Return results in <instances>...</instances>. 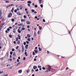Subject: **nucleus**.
Wrapping results in <instances>:
<instances>
[{
  "instance_id": "12",
  "label": "nucleus",
  "mask_w": 76,
  "mask_h": 76,
  "mask_svg": "<svg viewBox=\"0 0 76 76\" xmlns=\"http://www.w3.org/2000/svg\"><path fill=\"white\" fill-rule=\"evenodd\" d=\"M18 39H20V36L19 35V34H18Z\"/></svg>"
},
{
  "instance_id": "22",
  "label": "nucleus",
  "mask_w": 76,
  "mask_h": 76,
  "mask_svg": "<svg viewBox=\"0 0 76 76\" xmlns=\"http://www.w3.org/2000/svg\"><path fill=\"white\" fill-rule=\"evenodd\" d=\"M22 25H23V24L21 23L20 24H18V26H22Z\"/></svg>"
},
{
  "instance_id": "34",
  "label": "nucleus",
  "mask_w": 76,
  "mask_h": 76,
  "mask_svg": "<svg viewBox=\"0 0 76 76\" xmlns=\"http://www.w3.org/2000/svg\"><path fill=\"white\" fill-rule=\"evenodd\" d=\"M18 15H20V12H19L18 13Z\"/></svg>"
},
{
  "instance_id": "38",
  "label": "nucleus",
  "mask_w": 76,
  "mask_h": 76,
  "mask_svg": "<svg viewBox=\"0 0 76 76\" xmlns=\"http://www.w3.org/2000/svg\"><path fill=\"white\" fill-rule=\"evenodd\" d=\"M22 30H25V28L24 27H23L22 28Z\"/></svg>"
},
{
  "instance_id": "24",
  "label": "nucleus",
  "mask_w": 76,
  "mask_h": 76,
  "mask_svg": "<svg viewBox=\"0 0 76 76\" xmlns=\"http://www.w3.org/2000/svg\"><path fill=\"white\" fill-rule=\"evenodd\" d=\"M20 64V62H19L18 63V64H17V65H16L15 66H18V65H19V64Z\"/></svg>"
},
{
  "instance_id": "8",
  "label": "nucleus",
  "mask_w": 76,
  "mask_h": 76,
  "mask_svg": "<svg viewBox=\"0 0 76 76\" xmlns=\"http://www.w3.org/2000/svg\"><path fill=\"white\" fill-rule=\"evenodd\" d=\"M26 22L27 24V25H29V24H30V22L29 21H28V20Z\"/></svg>"
},
{
  "instance_id": "62",
  "label": "nucleus",
  "mask_w": 76,
  "mask_h": 76,
  "mask_svg": "<svg viewBox=\"0 0 76 76\" xmlns=\"http://www.w3.org/2000/svg\"><path fill=\"white\" fill-rule=\"evenodd\" d=\"M26 47H28V45L27 44L26 45Z\"/></svg>"
},
{
  "instance_id": "55",
  "label": "nucleus",
  "mask_w": 76,
  "mask_h": 76,
  "mask_svg": "<svg viewBox=\"0 0 76 76\" xmlns=\"http://www.w3.org/2000/svg\"><path fill=\"white\" fill-rule=\"evenodd\" d=\"M12 55H10V58H12Z\"/></svg>"
},
{
  "instance_id": "43",
  "label": "nucleus",
  "mask_w": 76,
  "mask_h": 76,
  "mask_svg": "<svg viewBox=\"0 0 76 76\" xmlns=\"http://www.w3.org/2000/svg\"><path fill=\"white\" fill-rule=\"evenodd\" d=\"M26 60V58L24 57L23 58V60Z\"/></svg>"
},
{
  "instance_id": "21",
  "label": "nucleus",
  "mask_w": 76,
  "mask_h": 76,
  "mask_svg": "<svg viewBox=\"0 0 76 76\" xmlns=\"http://www.w3.org/2000/svg\"><path fill=\"white\" fill-rule=\"evenodd\" d=\"M25 19H22L21 20V21L22 22H25Z\"/></svg>"
},
{
  "instance_id": "9",
  "label": "nucleus",
  "mask_w": 76,
  "mask_h": 76,
  "mask_svg": "<svg viewBox=\"0 0 76 76\" xmlns=\"http://www.w3.org/2000/svg\"><path fill=\"white\" fill-rule=\"evenodd\" d=\"M18 73H21L22 72V71L21 69L20 70L18 71Z\"/></svg>"
},
{
  "instance_id": "40",
  "label": "nucleus",
  "mask_w": 76,
  "mask_h": 76,
  "mask_svg": "<svg viewBox=\"0 0 76 76\" xmlns=\"http://www.w3.org/2000/svg\"><path fill=\"white\" fill-rule=\"evenodd\" d=\"M18 41V37H17L16 38V41Z\"/></svg>"
},
{
  "instance_id": "54",
  "label": "nucleus",
  "mask_w": 76,
  "mask_h": 76,
  "mask_svg": "<svg viewBox=\"0 0 76 76\" xmlns=\"http://www.w3.org/2000/svg\"><path fill=\"white\" fill-rule=\"evenodd\" d=\"M24 18H26V15H24Z\"/></svg>"
},
{
  "instance_id": "61",
  "label": "nucleus",
  "mask_w": 76,
  "mask_h": 76,
  "mask_svg": "<svg viewBox=\"0 0 76 76\" xmlns=\"http://www.w3.org/2000/svg\"><path fill=\"white\" fill-rule=\"evenodd\" d=\"M14 44H16V41H14L13 42Z\"/></svg>"
},
{
  "instance_id": "47",
  "label": "nucleus",
  "mask_w": 76,
  "mask_h": 76,
  "mask_svg": "<svg viewBox=\"0 0 76 76\" xmlns=\"http://www.w3.org/2000/svg\"><path fill=\"white\" fill-rule=\"evenodd\" d=\"M18 48H19V46H17L16 47V50H18Z\"/></svg>"
},
{
  "instance_id": "58",
  "label": "nucleus",
  "mask_w": 76,
  "mask_h": 76,
  "mask_svg": "<svg viewBox=\"0 0 76 76\" xmlns=\"http://www.w3.org/2000/svg\"><path fill=\"white\" fill-rule=\"evenodd\" d=\"M17 62H19V59H17Z\"/></svg>"
},
{
  "instance_id": "15",
  "label": "nucleus",
  "mask_w": 76,
  "mask_h": 76,
  "mask_svg": "<svg viewBox=\"0 0 76 76\" xmlns=\"http://www.w3.org/2000/svg\"><path fill=\"white\" fill-rule=\"evenodd\" d=\"M9 37H10V38H12V35L10 34V35H9Z\"/></svg>"
},
{
  "instance_id": "42",
  "label": "nucleus",
  "mask_w": 76,
  "mask_h": 76,
  "mask_svg": "<svg viewBox=\"0 0 76 76\" xmlns=\"http://www.w3.org/2000/svg\"><path fill=\"white\" fill-rule=\"evenodd\" d=\"M40 7H43V5H42V4H41Z\"/></svg>"
},
{
  "instance_id": "46",
  "label": "nucleus",
  "mask_w": 76,
  "mask_h": 76,
  "mask_svg": "<svg viewBox=\"0 0 76 76\" xmlns=\"http://www.w3.org/2000/svg\"><path fill=\"white\" fill-rule=\"evenodd\" d=\"M35 72H38V69H37L35 70Z\"/></svg>"
},
{
  "instance_id": "1",
  "label": "nucleus",
  "mask_w": 76,
  "mask_h": 76,
  "mask_svg": "<svg viewBox=\"0 0 76 76\" xmlns=\"http://www.w3.org/2000/svg\"><path fill=\"white\" fill-rule=\"evenodd\" d=\"M48 69L46 71V72H48L51 70V66L50 65L48 66Z\"/></svg>"
},
{
  "instance_id": "36",
  "label": "nucleus",
  "mask_w": 76,
  "mask_h": 76,
  "mask_svg": "<svg viewBox=\"0 0 76 76\" xmlns=\"http://www.w3.org/2000/svg\"><path fill=\"white\" fill-rule=\"evenodd\" d=\"M25 55H26V56H28V55H27V53L26 52L25 53Z\"/></svg>"
},
{
  "instance_id": "28",
  "label": "nucleus",
  "mask_w": 76,
  "mask_h": 76,
  "mask_svg": "<svg viewBox=\"0 0 76 76\" xmlns=\"http://www.w3.org/2000/svg\"><path fill=\"white\" fill-rule=\"evenodd\" d=\"M34 7L36 8H37V7H38V5H35Z\"/></svg>"
},
{
  "instance_id": "25",
  "label": "nucleus",
  "mask_w": 76,
  "mask_h": 76,
  "mask_svg": "<svg viewBox=\"0 0 76 76\" xmlns=\"http://www.w3.org/2000/svg\"><path fill=\"white\" fill-rule=\"evenodd\" d=\"M28 3L31 4V1H28Z\"/></svg>"
},
{
  "instance_id": "3",
  "label": "nucleus",
  "mask_w": 76,
  "mask_h": 76,
  "mask_svg": "<svg viewBox=\"0 0 76 76\" xmlns=\"http://www.w3.org/2000/svg\"><path fill=\"white\" fill-rule=\"evenodd\" d=\"M11 16H12V13H10L9 14V15H8V18H10Z\"/></svg>"
},
{
  "instance_id": "2",
  "label": "nucleus",
  "mask_w": 76,
  "mask_h": 76,
  "mask_svg": "<svg viewBox=\"0 0 76 76\" xmlns=\"http://www.w3.org/2000/svg\"><path fill=\"white\" fill-rule=\"evenodd\" d=\"M21 47L22 48V53H23L24 52V51H25V50L24 49V46H23V45L22 44L21 45Z\"/></svg>"
},
{
  "instance_id": "57",
  "label": "nucleus",
  "mask_w": 76,
  "mask_h": 76,
  "mask_svg": "<svg viewBox=\"0 0 76 76\" xmlns=\"http://www.w3.org/2000/svg\"><path fill=\"white\" fill-rule=\"evenodd\" d=\"M39 2H40V3H41L42 2V0H39Z\"/></svg>"
},
{
  "instance_id": "48",
  "label": "nucleus",
  "mask_w": 76,
  "mask_h": 76,
  "mask_svg": "<svg viewBox=\"0 0 76 76\" xmlns=\"http://www.w3.org/2000/svg\"><path fill=\"white\" fill-rule=\"evenodd\" d=\"M26 42H24V45H26Z\"/></svg>"
},
{
  "instance_id": "11",
  "label": "nucleus",
  "mask_w": 76,
  "mask_h": 76,
  "mask_svg": "<svg viewBox=\"0 0 76 76\" xmlns=\"http://www.w3.org/2000/svg\"><path fill=\"white\" fill-rule=\"evenodd\" d=\"M34 37H37V34H36V33L35 32H34Z\"/></svg>"
},
{
  "instance_id": "51",
  "label": "nucleus",
  "mask_w": 76,
  "mask_h": 76,
  "mask_svg": "<svg viewBox=\"0 0 76 76\" xmlns=\"http://www.w3.org/2000/svg\"><path fill=\"white\" fill-rule=\"evenodd\" d=\"M43 22H45V19H43Z\"/></svg>"
},
{
  "instance_id": "13",
  "label": "nucleus",
  "mask_w": 76,
  "mask_h": 76,
  "mask_svg": "<svg viewBox=\"0 0 76 76\" xmlns=\"http://www.w3.org/2000/svg\"><path fill=\"white\" fill-rule=\"evenodd\" d=\"M18 32L20 33H21V31H20V29H18Z\"/></svg>"
},
{
  "instance_id": "17",
  "label": "nucleus",
  "mask_w": 76,
  "mask_h": 76,
  "mask_svg": "<svg viewBox=\"0 0 76 76\" xmlns=\"http://www.w3.org/2000/svg\"><path fill=\"white\" fill-rule=\"evenodd\" d=\"M34 51H35V53H38V51L37 50H34Z\"/></svg>"
},
{
  "instance_id": "41",
  "label": "nucleus",
  "mask_w": 76,
  "mask_h": 76,
  "mask_svg": "<svg viewBox=\"0 0 76 76\" xmlns=\"http://www.w3.org/2000/svg\"><path fill=\"white\" fill-rule=\"evenodd\" d=\"M26 42L27 44H29V42L28 41H26Z\"/></svg>"
},
{
  "instance_id": "32",
  "label": "nucleus",
  "mask_w": 76,
  "mask_h": 76,
  "mask_svg": "<svg viewBox=\"0 0 76 76\" xmlns=\"http://www.w3.org/2000/svg\"><path fill=\"white\" fill-rule=\"evenodd\" d=\"M17 44H20V41H18V42H17Z\"/></svg>"
},
{
  "instance_id": "20",
  "label": "nucleus",
  "mask_w": 76,
  "mask_h": 76,
  "mask_svg": "<svg viewBox=\"0 0 76 76\" xmlns=\"http://www.w3.org/2000/svg\"><path fill=\"white\" fill-rule=\"evenodd\" d=\"M38 48H39V51H41V48L39 47Z\"/></svg>"
},
{
  "instance_id": "23",
  "label": "nucleus",
  "mask_w": 76,
  "mask_h": 76,
  "mask_svg": "<svg viewBox=\"0 0 76 76\" xmlns=\"http://www.w3.org/2000/svg\"><path fill=\"white\" fill-rule=\"evenodd\" d=\"M29 70L30 69H28L27 71H26V73H28V72H29Z\"/></svg>"
},
{
  "instance_id": "10",
  "label": "nucleus",
  "mask_w": 76,
  "mask_h": 76,
  "mask_svg": "<svg viewBox=\"0 0 76 76\" xmlns=\"http://www.w3.org/2000/svg\"><path fill=\"white\" fill-rule=\"evenodd\" d=\"M13 56H15V57H16V53H15V52H14L13 53Z\"/></svg>"
},
{
  "instance_id": "33",
  "label": "nucleus",
  "mask_w": 76,
  "mask_h": 76,
  "mask_svg": "<svg viewBox=\"0 0 76 76\" xmlns=\"http://www.w3.org/2000/svg\"><path fill=\"white\" fill-rule=\"evenodd\" d=\"M39 32H40V31H38L37 32V34H38V35H39Z\"/></svg>"
},
{
  "instance_id": "50",
  "label": "nucleus",
  "mask_w": 76,
  "mask_h": 76,
  "mask_svg": "<svg viewBox=\"0 0 76 76\" xmlns=\"http://www.w3.org/2000/svg\"><path fill=\"white\" fill-rule=\"evenodd\" d=\"M38 68H41V66H38Z\"/></svg>"
},
{
  "instance_id": "56",
  "label": "nucleus",
  "mask_w": 76,
  "mask_h": 76,
  "mask_svg": "<svg viewBox=\"0 0 76 76\" xmlns=\"http://www.w3.org/2000/svg\"><path fill=\"white\" fill-rule=\"evenodd\" d=\"M18 59H19V60H20V57H18Z\"/></svg>"
},
{
  "instance_id": "35",
  "label": "nucleus",
  "mask_w": 76,
  "mask_h": 76,
  "mask_svg": "<svg viewBox=\"0 0 76 76\" xmlns=\"http://www.w3.org/2000/svg\"><path fill=\"white\" fill-rule=\"evenodd\" d=\"M9 2V1H6V3H8Z\"/></svg>"
},
{
  "instance_id": "16",
  "label": "nucleus",
  "mask_w": 76,
  "mask_h": 76,
  "mask_svg": "<svg viewBox=\"0 0 76 76\" xmlns=\"http://www.w3.org/2000/svg\"><path fill=\"white\" fill-rule=\"evenodd\" d=\"M27 36L28 38H30V37H31V35H30V34H28L27 35Z\"/></svg>"
},
{
  "instance_id": "26",
  "label": "nucleus",
  "mask_w": 76,
  "mask_h": 76,
  "mask_svg": "<svg viewBox=\"0 0 76 76\" xmlns=\"http://www.w3.org/2000/svg\"><path fill=\"white\" fill-rule=\"evenodd\" d=\"M12 22H14V21H15V19H13V18H12V20H11Z\"/></svg>"
},
{
  "instance_id": "44",
  "label": "nucleus",
  "mask_w": 76,
  "mask_h": 76,
  "mask_svg": "<svg viewBox=\"0 0 76 76\" xmlns=\"http://www.w3.org/2000/svg\"><path fill=\"white\" fill-rule=\"evenodd\" d=\"M10 30V28H7V31H9Z\"/></svg>"
},
{
  "instance_id": "64",
  "label": "nucleus",
  "mask_w": 76,
  "mask_h": 76,
  "mask_svg": "<svg viewBox=\"0 0 76 76\" xmlns=\"http://www.w3.org/2000/svg\"><path fill=\"white\" fill-rule=\"evenodd\" d=\"M8 76V74H6L5 75V76Z\"/></svg>"
},
{
  "instance_id": "5",
  "label": "nucleus",
  "mask_w": 76,
  "mask_h": 76,
  "mask_svg": "<svg viewBox=\"0 0 76 76\" xmlns=\"http://www.w3.org/2000/svg\"><path fill=\"white\" fill-rule=\"evenodd\" d=\"M15 6V4H11L10 5H9L8 6H7L6 8H8V7H10V6Z\"/></svg>"
},
{
  "instance_id": "60",
  "label": "nucleus",
  "mask_w": 76,
  "mask_h": 76,
  "mask_svg": "<svg viewBox=\"0 0 76 76\" xmlns=\"http://www.w3.org/2000/svg\"><path fill=\"white\" fill-rule=\"evenodd\" d=\"M3 27H2L1 26H0V30H1V28H2Z\"/></svg>"
},
{
  "instance_id": "18",
  "label": "nucleus",
  "mask_w": 76,
  "mask_h": 76,
  "mask_svg": "<svg viewBox=\"0 0 76 76\" xmlns=\"http://www.w3.org/2000/svg\"><path fill=\"white\" fill-rule=\"evenodd\" d=\"M1 65L3 66H5V64L1 63Z\"/></svg>"
},
{
  "instance_id": "39",
  "label": "nucleus",
  "mask_w": 76,
  "mask_h": 76,
  "mask_svg": "<svg viewBox=\"0 0 76 76\" xmlns=\"http://www.w3.org/2000/svg\"><path fill=\"white\" fill-rule=\"evenodd\" d=\"M14 12H15V13H16V12H17V10L16 9V10H14Z\"/></svg>"
},
{
  "instance_id": "29",
  "label": "nucleus",
  "mask_w": 76,
  "mask_h": 76,
  "mask_svg": "<svg viewBox=\"0 0 76 76\" xmlns=\"http://www.w3.org/2000/svg\"><path fill=\"white\" fill-rule=\"evenodd\" d=\"M31 11H32V12L33 13H34V12H35V10H31Z\"/></svg>"
},
{
  "instance_id": "59",
  "label": "nucleus",
  "mask_w": 76,
  "mask_h": 76,
  "mask_svg": "<svg viewBox=\"0 0 76 76\" xmlns=\"http://www.w3.org/2000/svg\"><path fill=\"white\" fill-rule=\"evenodd\" d=\"M36 60H37V59L35 58H34V61H36Z\"/></svg>"
},
{
  "instance_id": "30",
  "label": "nucleus",
  "mask_w": 76,
  "mask_h": 76,
  "mask_svg": "<svg viewBox=\"0 0 76 76\" xmlns=\"http://www.w3.org/2000/svg\"><path fill=\"white\" fill-rule=\"evenodd\" d=\"M10 54H11V55H12V54H13V52H12V51L10 52Z\"/></svg>"
},
{
  "instance_id": "27",
  "label": "nucleus",
  "mask_w": 76,
  "mask_h": 76,
  "mask_svg": "<svg viewBox=\"0 0 76 76\" xmlns=\"http://www.w3.org/2000/svg\"><path fill=\"white\" fill-rule=\"evenodd\" d=\"M34 69H32L31 70L32 73H34Z\"/></svg>"
},
{
  "instance_id": "19",
  "label": "nucleus",
  "mask_w": 76,
  "mask_h": 76,
  "mask_svg": "<svg viewBox=\"0 0 76 76\" xmlns=\"http://www.w3.org/2000/svg\"><path fill=\"white\" fill-rule=\"evenodd\" d=\"M14 10V8L12 7V10H11V11L12 12H13V11Z\"/></svg>"
},
{
  "instance_id": "49",
  "label": "nucleus",
  "mask_w": 76,
  "mask_h": 76,
  "mask_svg": "<svg viewBox=\"0 0 76 76\" xmlns=\"http://www.w3.org/2000/svg\"><path fill=\"white\" fill-rule=\"evenodd\" d=\"M27 40L28 41H30V38H28V39H27Z\"/></svg>"
},
{
  "instance_id": "37",
  "label": "nucleus",
  "mask_w": 76,
  "mask_h": 76,
  "mask_svg": "<svg viewBox=\"0 0 76 76\" xmlns=\"http://www.w3.org/2000/svg\"><path fill=\"white\" fill-rule=\"evenodd\" d=\"M42 69H43V70H45V67H42Z\"/></svg>"
},
{
  "instance_id": "31",
  "label": "nucleus",
  "mask_w": 76,
  "mask_h": 76,
  "mask_svg": "<svg viewBox=\"0 0 76 76\" xmlns=\"http://www.w3.org/2000/svg\"><path fill=\"white\" fill-rule=\"evenodd\" d=\"M33 56H34V55H35V52H33Z\"/></svg>"
},
{
  "instance_id": "4",
  "label": "nucleus",
  "mask_w": 76,
  "mask_h": 76,
  "mask_svg": "<svg viewBox=\"0 0 76 76\" xmlns=\"http://www.w3.org/2000/svg\"><path fill=\"white\" fill-rule=\"evenodd\" d=\"M19 7L20 8V10H22V9H23V6L21 5L19 6Z\"/></svg>"
},
{
  "instance_id": "45",
  "label": "nucleus",
  "mask_w": 76,
  "mask_h": 76,
  "mask_svg": "<svg viewBox=\"0 0 76 76\" xmlns=\"http://www.w3.org/2000/svg\"><path fill=\"white\" fill-rule=\"evenodd\" d=\"M12 51H15V49L13 48L12 49Z\"/></svg>"
},
{
  "instance_id": "7",
  "label": "nucleus",
  "mask_w": 76,
  "mask_h": 76,
  "mask_svg": "<svg viewBox=\"0 0 76 76\" xmlns=\"http://www.w3.org/2000/svg\"><path fill=\"white\" fill-rule=\"evenodd\" d=\"M33 68L34 69V70H35L36 69H37V66H33Z\"/></svg>"
},
{
  "instance_id": "63",
  "label": "nucleus",
  "mask_w": 76,
  "mask_h": 76,
  "mask_svg": "<svg viewBox=\"0 0 76 76\" xmlns=\"http://www.w3.org/2000/svg\"><path fill=\"white\" fill-rule=\"evenodd\" d=\"M49 51H47V54H49Z\"/></svg>"
},
{
  "instance_id": "14",
  "label": "nucleus",
  "mask_w": 76,
  "mask_h": 76,
  "mask_svg": "<svg viewBox=\"0 0 76 76\" xmlns=\"http://www.w3.org/2000/svg\"><path fill=\"white\" fill-rule=\"evenodd\" d=\"M39 28L40 30H41V29H42V27H41V26H39Z\"/></svg>"
},
{
  "instance_id": "6",
  "label": "nucleus",
  "mask_w": 76,
  "mask_h": 76,
  "mask_svg": "<svg viewBox=\"0 0 76 76\" xmlns=\"http://www.w3.org/2000/svg\"><path fill=\"white\" fill-rule=\"evenodd\" d=\"M4 24H5V22H2V23L0 25V26H1V27H3V26H4Z\"/></svg>"
},
{
  "instance_id": "52",
  "label": "nucleus",
  "mask_w": 76,
  "mask_h": 76,
  "mask_svg": "<svg viewBox=\"0 0 76 76\" xmlns=\"http://www.w3.org/2000/svg\"><path fill=\"white\" fill-rule=\"evenodd\" d=\"M27 28H30V27L29 25H28L27 26Z\"/></svg>"
},
{
  "instance_id": "53",
  "label": "nucleus",
  "mask_w": 76,
  "mask_h": 76,
  "mask_svg": "<svg viewBox=\"0 0 76 76\" xmlns=\"http://www.w3.org/2000/svg\"><path fill=\"white\" fill-rule=\"evenodd\" d=\"M35 19H37L38 17H37V16H35Z\"/></svg>"
}]
</instances>
